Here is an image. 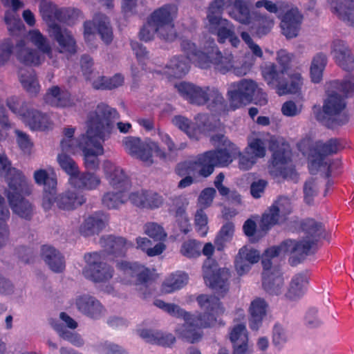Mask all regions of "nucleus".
<instances>
[{
    "instance_id": "obj_18",
    "label": "nucleus",
    "mask_w": 354,
    "mask_h": 354,
    "mask_svg": "<svg viewBox=\"0 0 354 354\" xmlns=\"http://www.w3.org/2000/svg\"><path fill=\"white\" fill-rule=\"evenodd\" d=\"M181 47L187 57L175 56L170 59L165 71V73L170 77L180 78L185 76L189 69V60H193L197 64L194 53H198L199 50H196L195 44L189 40H183Z\"/></svg>"
},
{
    "instance_id": "obj_26",
    "label": "nucleus",
    "mask_w": 354,
    "mask_h": 354,
    "mask_svg": "<svg viewBox=\"0 0 354 354\" xmlns=\"http://www.w3.org/2000/svg\"><path fill=\"white\" fill-rule=\"evenodd\" d=\"M175 87L179 94L192 104L204 105L209 101V87L201 88L185 82L176 84Z\"/></svg>"
},
{
    "instance_id": "obj_5",
    "label": "nucleus",
    "mask_w": 354,
    "mask_h": 354,
    "mask_svg": "<svg viewBox=\"0 0 354 354\" xmlns=\"http://www.w3.org/2000/svg\"><path fill=\"white\" fill-rule=\"evenodd\" d=\"M194 55L200 68H208L213 64L216 70L223 73L232 71L235 75L243 76L246 75L251 68L248 64L239 66L231 53L225 52L223 55L214 39L205 45L203 50L194 53Z\"/></svg>"
},
{
    "instance_id": "obj_59",
    "label": "nucleus",
    "mask_w": 354,
    "mask_h": 354,
    "mask_svg": "<svg viewBox=\"0 0 354 354\" xmlns=\"http://www.w3.org/2000/svg\"><path fill=\"white\" fill-rule=\"evenodd\" d=\"M57 160L60 167L69 176V178L75 176L80 171L75 161L65 153H59Z\"/></svg>"
},
{
    "instance_id": "obj_31",
    "label": "nucleus",
    "mask_w": 354,
    "mask_h": 354,
    "mask_svg": "<svg viewBox=\"0 0 354 354\" xmlns=\"http://www.w3.org/2000/svg\"><path fill=\"white\" fill-rule=\"evenodd\" d=\"M302 228L306 234V239L304 240H292L287 239L286 241H291L299 243V245H308V250L305 255V258L309 254L312 245L318 241L319 239L324 236V229L321 223H319L314 219H306L302 223Z\"/></svg>"
},
{
    "instance_id": "obj_12",
    "label": "nucleus",
    "mask_w": 354,
    "mask_h": 354,
    "mask_svg": "<svg viewBox=\"0 0 354 354\" xmlns=\"http://www.w3.org/2000/svg\"><path fill=\"white\" fill-rule=\"evenodd\" d=\"M115 268L116 280L124 285L135 286L138 290H141L150 279V270L136 262L117 261Z\"/></svg>"
},
{
    "instance_id": "obj_49",
    "label": "nucleus",
    "mask_w": 354,
    "mask_h": 354,
    "mask_svg": "<svg viewBox=\"0 0 354 354\" xmlns=\"http://www.w3.org/2000/svg\"><path fill=\"white\" fill-rule=\"evenodd\" d=\"M332 12L346 25L354 27V12L337 0H328Z\"/></svg>"
},
{
    "instance_id": "obj_1",
    "label": "nucleus",
    "mask_w": 354,
    "mask_h": 354,
    "mask_svg": "<svg viewBox=\"0 0 354 354\" xmlns=\"http://www.w3.org/2000/svg\"><path fill=\"white\" fill-rule=\"evenodd\" d=\"M118 118L115 109L104 104L97 105L92 111L86 122V137L88 142L82 148L84 164L87 169L99 167L98 156L104 153L102 142L107 139L114 130V124Z\"/></svg>"
},
{
    "instance_id": "obj_9",
    "label": "nucleus",
    "mask_w": 354,
    "mask_h": 354,
    "mask_svg": "<svg viewBox=\"0 0 354 354\" xmlns=\"http://www.w3.org/2000/svg\"><path fill=\"white\" fill-rule=\"evenodd\" d=\"M346 107L345 100L329 86L323 105V113H317L316 118L330 128L344 125L348 122Z\"/></svg>"
},
{
    "instance_id": "obj_22",
    "label": "nucleus",
    "mask_w": 354,
    "mask_h": 354,
    "mask_svg": "<svg viewBox=\"0 0 354 354\" xmlns=\"http://www.w3.org/2000/svg\"><path fill=\"white\" fill-rule=\"evenodd\" d=\"M260 259V252L254 248L249 245L241 248L234 259V268L237 274L240 277L247 274Z\"/></svg>"
},
{
    "instance_id": "obj_20",
    "label": "nucleus",
    "mask_w": 354,
    "mask_h": 354,
    "mask_svg": "<svg viewBox=\"0 0 354 354\" xmlns=\"http://www.w3.org/2000/svg\"><path fill=\"white\" fill-rule=\"evenodd\" d=\"M278 17L281 19V34L287 39H292L299 36L302 23V15L297 8L291 5Z\"/></svg>"
},
{
    "instance_id": "obj_17",
    "label": "nucleus",
    "mask_w": 354,
    "mask_h": 354,
    "mask_svg": "<svg viewBox=\"0 0 354 354\" xmlns=\"http://www.w3.org/2000/svg\"><path fill=\"white\" fill-rule=\"evenodd\" d=\"M270 172L275 176L284 178H293L296 175L291 164V151L286 143H281L273 149L272 160Z\"/></svg>"
},
{
    "instance_id": "obj_10",
    "label": "nucleus",
    "mask_w": 354,
    "mask_h": 354,
    "mask_svg": "<svg viewBox=\"0 0 354 354\" xmlns=\"http://www.w3.org/2000/svg\"><path fill=\"white\" fill-rule=\"evenodd\" d=\"M261 73L267 85L276 91L279 95L295 93L301 84V75L295 73L290 75V83L284 78L285 69L279 70L272 62H266L261 66Z\"/></svg>"
},
{
    "instance_id": "obj_19",
    "label": "nucleus",
    "mask_w": 354,
    "mask_h": 354,
    "mask_svg": "<svg viewBox=\"0 0 354 354\" xmlns=\"http://www.w3.org/2000/svg\"><path fill=\"white\" fill-rule=\"evenodd\" d=\"M0 178H4L8 183V190L28 191V181L19 170L12 167L10 161L5 156H0Z\"/></svg>"
},
{
    "instance_id": "obj_38",
    "label": "nucleus",
    "mask_w": 354,
    "mask_h": 354,
    "mask_svg": "<svg viewBox=\"0 0 354 354\" xmlns=\"http://www.w3.org/2000/svg\"><path fill=\"white\" fill-rule=\"evenodd\" d=\"M108 222V217L102 212H95L88 216L80 227V232L84 236L98 234Z\"/></svg>"
},
{
    "instance_id": "obj_37",
    "label": "nucleus",
    "mask_w": 354,
    "mask_h": 354,
    "mask_svg": "<svg viewBox=\"0 0 354 354\" xmlns=\"http://www.w3.org/2000/svg\"><path fill=\"white\" fill-rule=\"evenodd\" d=\"M68 184L73 188L91 191L100 187L101 178L93 172L79 171L75 176L68 178Z\"/></svg>"
},
{
    "instance_id": "obj_41",
    "label": "nucleus",
    "mask_w": 354,
    "mask_h": 354,
    "mask_svg": "<svg viewBox=\"0 0 354 354\" xmlns=\"http://www.w3.org/2000/svg\"><path fill=\"white\" fill-rule=\"evenodd\" d=\"M41 256L52 271L61 272L64 270L65 261L64 257L53 247L43 245Z\"/></svg>"
},
{
    "instance_id": "obj_13",
    "label": "nucleus",
    "mask_w": 354,
    "mask_h": 354,
    "mask_svg": "<svg viewBox=\"0 0 354 354\" xmlns=\"http://www.w3.org/2000/svg\"><path fill=\"white\" fill-rule=\"evenodd\" d=\"M177 12L176 6L168 4L155 10L150 15L149 20L155 27L160 39L168 41H172L176 39L174 19Z\"/></svg>"
},
{
    "instance_id": "obj_21",
    "label": "nucleus",
    "mask_w": 354,
    "mask_h": 354,
    "mask_svg": "<svg viewBox=\"0 0 354 354\" xmlns=\"http://www.w3.org/2000/svg\"><path fill=\"white\" fill-rule=\"evenodd\" d=\"M253 0H227L228 16L240 24L248 26L253 23L254 12L251 9Z\"/></svg>"
},
{
    "instance_id": "obj_29",
    "label": "nucleus",
    "mask_w": 354,
    "mask_h": 354,
    "mask_svg": "<svg viewBox=\"0 0 354 354\" xmlns=\"http://www.w3.org/2000/svg\"><path fill=\"white\" fill-rule=\"evenodd\" d=\"M125 150L132 156L141 160L147 165L153 164L152 151L147 147V140L142 142L136 137H127L122 141Z\"/></svg>"
},
{
    "instance_id": "obj_35",
    "label": "nucleus",
    "mask_w": 354,
    "mask_h": 354,
    "mask_svg": "<svg viewBox=\"0 0 354 354\" xmlns=\"http://www.w3.org/2000/svg\"><path fill=\"white\" fill-rule=\"evenodd\" d=\"M13 52L17 59L26 65L38 66L44 60V56L30 48L25 40H20L16 44Z\"/></svg>"
},
{
    "instance_id": "obj_4",
    "label": "nucleus",
    "mask_w": 354,
    "mask_h": 354,
    "mask_svg": "<svg viewBox=\"0 0 354 354\" xmlns=\"http://www.w3.org/2000/svg\"><path fill=\"white\" fill-rule=\"evenodd\" d=\"M225 8H228L227 0H212L207 8L204 28L216 37L219 44L228 41L232 46L238 48L241 40L236 33L235 25L222 16Z\"/></svg>"
},
{
    "instance_id": "obj_30",
    "label": "nucleus",
    "mask_w": 354,
    "mask_h": 354,
    "mask_svg": "<svg viewBox=\"0 0 354 354\" xmlns=\"http://www.w3.org/2000/svg\"><path fill=\"white\" fill-rule=\"evenodd\" d=\"M50 34L58 43V50L66 55H71L76 53V42L71 32L59 25L51 24Z\"/></svg>"
},
{
    "instance_id": "obj_46",
    "label": "nucleus",
    "mask_w": 354,
    "mask_h": 354,
    "mask_svg": "<svg viewBox=\"0 0 354 354\" xmlns=\"http://www.w3.org/2000/svg\"><path fill=\"white\" fill-rule=\"evenodd\" d=\"M33 178L37 185L44 186V189H56L57 188V178L50 167L35 170L33 173Z\"/></svg>"
},
{
    "instance_id": "obj_14",
    "label": "nucleus",
    "mask_w": 354,
    "mask_h": 354,
    "mask_svg": "<svg viewBox=\"0 0 354 354\" xmlns=\"http://www.w3.org/2000/svg\"><path fill=\"white\" fill-rule=\"evenodd\" d=\"M194 120L195 122H192L185 117L176 115L172 119V122L191 139L196 140H199L202 136L216 131L221 126L220 122L214 121L203 114L196 115Z\"/></svg>"
},
{
    "instance_id": "obj_6",
    "label": "nucleus",
    "mask_w": 354,
    "mask_h": 354,
    "mask_svg": "<svg viewBox=\"0 0 354 354\" xmlns=\"http://www.w3.org/2000/svg\"><path fill=\"white\" fill-rule=\"evenodd\" d=\"M298 149L304 155H308V167L311 174H316L325 165L324 158L341 151L344 146L335 138L326 142H313L310 138H305L297 144Z\"/></svg>"
},
{
    "instance_id": "obj_23",
    "label": "nucleus",
    "mask_w": 354,
    "mask_h": 354,
    "mask_svg": "<svg viewBox=\"0 0 354 354\" xmlns=\"http://www.w3.org/2000/svg\"><path fill=\"white\" fill-rule=\"evenodd\" d=\"M330 53L335 63L343 70L354 69V56L346 41L337 39L330 45Z\"/></svg>"
},
{
    "instance_id": "obj_7",
    "label": "nucleus",
    "mask_w": 354,
    "mask_h": 354,
    "mask_svg": "<svg viewBox=\"0 0 354 354\" xmlns=\"http://www.w3.org/2000/svg\"><path fill=\"white\" fill-rule=\"evenodd\" d=\"M227 95L230 104L234 109L250 104L264 106L268 103L267 94L252 79H242L230 84Z\"/></svg>"
},
{
    "instance_id": "obj_8",
    "label": "nucleus",
    "mask_w": 354,
    "mask_h": 354,
    "mask_svg": "<svg viewBox=\"0 0 354 354\" xmlns=\"http://www.w3.org/2000/svg\"><path fill=\"white\" fill-rule=\"evenodd\" d=\"M6 104L31 130L44 131L51 127L52 124L48 115L35 109L30 102L12 96L7 99Z\"/></svg>"
},
{
    "instance_id": "obj_24",
    "label": "nucleus",
    "mask_w": 354,
    "mask_h": 354,
    "mask_svg": "<svg viewBox=\"0 0 354 354\" xmlns=\"http://www.w3.org/2000/svg\"><path fill=\"white\" fill-rule=\"evenodd\" d=\"M96 30L104 43L109 44L112 41V28L109 19L104 15L97 14L94 17L93 21H87L84 24L85 37L88 39Z\"/></svg>"
},
{
    "instance_id": "obj_32",
    "label": "nucleus",
    "mask_w": 354,
    "mask_h": 354,
    "mask_svg": "<svg viewBox=\"0 0 354 354\" xmlns=\"http://www.w3.org/2000/svg\"><path fill=\"white\" fill-rule=\"evenodd\" d=\"M104 172L110 185L115 190L127 192L130 188L129 180L124 171L110 162L104 163Z\"/></svg>"
},
{
    "instance_id": "obj_55",
    "label": "nucleus",
    "mask_w": 354,
    "mask_h": 354,
    "mask_svg": "<svg viewBox=\"0 0 354 354\" xmlns=\"http://www.w3.org/2000/svg\"><path fill=\"white\" fill-rule=\"evenodd\" d=\"M86 142H88L86 133L82 134L80 139L73 138L70 141H61L60 147L62 152L76 154L80 151H82V148L85 146Z\"/></svg>"
},
{
    "instance_id": "obj_53",
    "label": "nucleus",
    "mask_w": 354,
    "mask_h": 354,
    "mask_svg": "<svg viewBox=\"0 0 354 354\" xmlns=\"http://www.w3.org/2000/svg\"><path fill=\"white\" fill-rule=\"evenodd\" d=\"M285 221L286 219L276 209L275 206L272 205L263 214L261 227L263 232H266L272 226Z\"/></svg>"
},
{
    "instance_id": "obj_39",
    "label": "nucleus",
    "mask_w": 354,
    "mask_h": 354,
    "mask_svg": "<svg viewBox=\"0 0 354 354\" xmlns=\"http://www.w3.org/2000/svg\"><path fill=\"white\" fill-rule=\"evenodd\" d=\"M308 284V278L304 273H297L291 278L285 297L290 301L300 299L306 292Z\"/></svg>"
},
{
    "instance_id": "obj_36",
    "label": "nucleus",
    "mask_w": 354,
    "mask_h": 354,
    "mask_svg": "<svg viewBox=\"0 0 354 354\" xmlns=\"http://www.w3.org/2000/svg\"><path fill=\"white\" fill-rule=\"evenodd\" d=\"M46 104L55 107H70L75 105V102L70 93L57 86L49 88L44 96Z\"/></svg>"
},
{
    "instance_id": "obj_56",
    "label": "nucleus",
    "mask_w": 354,
    "mask_h": 354,
    "mask_svg": "<svg viewBox=\"0 0 354 354\" xmlns=\"http://www.w3.org/2000/svg\"><path fill=\"white\" fill-rule=\"evenodd\" d=\"M257 8H265L269 12L282 15L291 6L286 1L272 2L269 0H259L254 3Z\"/></svg>"
},
{
    "instance_id": "obj_33",
    "label": "nucleus",
    "mask_w": 354,
    "mask_h": 354,
    "mask_svg": "<svg viewBox=\"0 0 354 354\" xmlns=\"http://www.w3.org/2000/svg\"><path fill=\"white\" fill-rule=\"evenodd\" d=\"M189 317H191V318L187 319V317H183L185 323L178 326L176 329V332L180 337L187 342L194 343L198 341L202 336L201 329L205 327L197 324V322L196 321L197 317L196 315L189 313Z\"/></svg>"
},
{
    "instance_id": "obj_58",
    "label": "nucleus",
    "mask_w": 354,
    "mask_h": 354,
    "mask_svg": "<svg viewBox=\"0 0 354 354\" xmlns=\"http://www.w3.org/2000/svg\"><path fill=\"white\" fill-rule=\"evenodd\" d=\"M234 232V225L232 223H227L221 227L214 241L217 250H221L223 249L226 243L232 239Z\"/></svg>"
},
{
    "instance_id": "obj_2",
    "label": "nucleus",
    "mask_w": 354,
    "mask_h": 354,
    "mask_svg": "<svg viewBox=\"0 0 354 354\" xmlns=\"http://www.w3.org/2000/svg\"><path fill=\"white\" fill-rule=\"evenodd\" d=\"M308 245H299V243L284 241L278 246L267 249L262 256V288L270 295H279L282 293L284 280L277 266L273 265L272 259L277 257L290 256L289 261L297 265L305 259Z\"/></svg>"
},
{
    "instance_id": "obj_45",
    "label": "nucleus",
    "mask_w": 354,
    "mask_h": 354,
    "mask_svg": "<svg viewBox=\"0 0 354 354\" xmlns=\"http://www.w3.org/2000/svg\"><path fill=\"white\" fill-rule=\"evenodd\" d=\"M19 80L24 89L30 95L35 96L39 93L40 85L32 70L20 69Z\"/></svg>"
},
{
    "instance_id": "obj_47",
    "label": "nucleus",
    "mask_w": 354,
    "mask_h": 354,
    "mask_svg": "<svg viewBox=\"0 0 354 354\" xmlns=\"http://www.w3.org/2000/svg\"><path fill=\"white\" fill-rule=\"evenodd\" d=\"M61 8H58L51 1L42 0L40 3L39 10L43 19L47 23L49 30L51 24L58 25L55 21L58 19Z\"/></svg>"
},
{
    "instance_id": "obj_3",
    "label": "nucleus",
    "mask_w": 354,
    "mask_h": 354,
    "mask_svg": "<svg viewBox=\"0 0 354 354\" xmlns=\"http://www.w3.org/2000/svg\"><path fill=\"white\" fill-rule=\"evenodd\" d=\"M211 142L217 149L207 151L187 162L189 175L207 178L215 167H225L232 162L231 153L236 152V148L227 138L216 134L211 137Z\"/></svg>"
},
{
    "instance_id": "obj_27",
    "label": "nucleus",
    "mask_w": 354,
    "mask_h": 354,
    "mask_svg": "<svg viewBox=\"0 0 354 354\" xmlns=\"http://www.w3.org/2000/svg\"><path fill=\"white\" fill-rule=\"evenodd\" d=\"M75 305L79 312L92 319H99L104 314V308L94 297L82 294L75 299Z\"/></svg>"
},
{
    "instance_id": "obj_28",
    "label": "nucleus",
    "mask_w": 354,
    "mask_h": 354,
    "mask_svg": "<svg viewBox=\"0 0 354 354\" xmlns=\"http://www.w3.org/2000/svg\"><path fill=\"white\" fill-rule=\"evenodd\" d=\"M156 133L162 144L167 147V149H161L158 143L150 139L147 140V147L160 160L165 161L171 160L174 153L178 149L176 145L174 142L169 135L165 131L158 129L156 131Z\"/></svg>"
},
{
    "instance_id": "obj_16",
    "label": "nucleus",
    "mask_w": 354,
    "mask_h": 354,
    "mask_svg": "<svg viewBox=\"0 0 354 354\" xmlns=\"http://www.w3.org/2000/svg\"><path fill=\"white\" fill-rule=\"evenodd\" d=\"M203 270L206 285L223 297L229 290V269L219 268L215 262L208 260L204 263Z\"/></svg>"
},
{
    "instance_id": "obj_54",
    "label": "nucleus",
    "mask_w": 354,
    "mask_h": 354,
    "mask_svg": "<svg viewBox=\"0 0 354 354\" xmlns=\"http://www.w3.org/2000/svg\"><path fill=\"white\" fill-rule=\"evenodd\" d=\"M52 326L61 338L68 341L73 346L82 347L84 344V341L80 335L66 330L60 324L56 322L52 324Z\"/></svg>"
},
{
    "instance_id": "obj_61",
    "label": "nucleus",
    "mask_w": 354,
    "mask_h": 354,
    "mask_svg": "<svg viewBox=\"0 0 354 354\" xmlns=\"http://www.w3.org/2000/svg\"><path fill=\"white\" fill-rule=\"evenodd\" d=\"M208 217L204 209L198 208L194 214V226L197 232L205 236L208 231Z\"/></svg>"
},
{
    "instance_id": "obj_63",
    "label": "nucleus",
    "mask_w": 354,
    "mask_h": 354,
    "mask_svg": "<svg viewBox=\"0 0 354 354\" xmlns=\"http://www.w3.org/2000/svg\"><path fill=\"white\" fill-rule=\"evenodd\" d=\"M248 154H250L257 160V158H263L266 156V148L265 143L259 138L254 139L245 149Z\"/></svg>"
},
{
    "instance_id": "obj_62",
    "label": "nucleus",
    "mask_w": 354,
    "mask_h": 354,
    "mask_svg": "<svg viewBox=\"0 0 354 354\" xmlns=\"http://www.w3.org/2000/svg\"><path fill=\"white\" fill-rule=\"evenodd\" d=\"M230 339L234 346L248 342L245 326L242 324L235 325L230 333Z\"/></svg>"
},
{
    "instance_id": "obj_42",
    "label": "nucleus",
    "mask_w": 354,
    "mask_h": 354,
    "mask_svg": "<svg viewBox=\"0 0 354 354\" xmlns=\"http://www.w3.org/2000/svg\"><path fill=\"white\" fill-rule=\"evenodd\" d=\"M189 281V276L182 271H176L168 275L163 281L160 291L162 294H170L184 288Z\"/></svg>"
},
{
    "instance_id": "obj_34",
    "label": "nucleus",
    "mask_w": 354,
    "mask_h": 354,
    "mask_svg": "<svg viewBox=\"0 0 354 354\" xmlns=\"http://www.w3.org/2000/svg\"><path fill=\"white\" fill-rule=\"evenodd\" d=\"M268 307V304L263 298L257 297L251 301L249 307V326L252 330H258L261 328Z\"/></svg>"
},
{
    "instance_id": "obj_25",
    "label": "nucleus",
    "mask_w": 354,
    "mask_h": 354,
    "mask_svg": "<svg viewBox=\"0 0 354 354\" xmlns=\"http://www.w3.org/2000/svg\"><path fill=\"white\" fill-rule=\"evenodd\" d=\"M31 184L28 182V191L8 190V199L12 212L24 219H30L32 215L33 208L29 201L25 200L21 196L29 194L31 192Z\"/></svg>"
},
{
    "instance_id": "obj_52",
    "label": "nucleus",
    "mask_w": 354,
    "mask_h": 354,
    "mask_svg": "<svg viewBox=\"0 0 354 354\" xmlns=\"http://www.w3.org/2000/svg\"><path fill=\"white\" fill-rule=\"evenodd\" d=\"M27 38L40 52L51 57L52 48L50 43L48 39L39 30L36 29L30 30L28 34Z\"/></svg>"
},
{
    "instance_id": "obj_51",
    "label": "nucleus",
    "mask_w": 354,
    "mask_h": 354,
    "mask_svg": "<svg viewBox=\"0 0 354 354\" xmlns=\"http://www.w3.org/2000/svg\"><path fill=\"white\" fill-rule=\"evenodd\" d=\"M326 64L327 57L325 54L319 53L313 57L310 68V76L313 82L318 83L321 81Z\"/></svg>"
},
{
    "instance_id": "obj_64",
    "label": "nucleus",
    "mask_w": 354,
    "mask_h": 354,
    "mask_svg": "<svg viewBox=\"0 0 354 354\" xmlns=\"http://www.w3.org/2000/svg\"><path fill=\"white\" fill-rule=\"evenodd\" d=\"M145 233L155 241H163L167 237V233L163 227L156 223H149L145 225Z\"/></svg>"
},
{
    "instance_id": "obj_44",
    "label": "nucleus",
    "mask_w": 354,
    "mask_h": 354,
    "mask_svg": "<svg viewBox=\"0 0 354 354\" xmlns=\"http://www.w3.org/2000/svg\"><path fill=\"white\" fill-rule=\"evenodd\" d=\"M100 245L108 252L115 254H124L132 245L125 239L111 235L102 236L100 239Z\"/></svg>"
},
{
    "instance_id": "obj_15",
    "label": "nucleus",
    "mask_w": 354,
    "mask_h": 354,
    "mask_svg": "<svg viewBox=\"0 0 354 354\" xmlns=\"http://www.w3.org/2000/svg\"><path fill=\"white\" fill-rule=\"evenodd\" d=\"M203 313L196 315L197 324L205 327L214 326L219 317L226 313V308L220 299L214 295L201 294L196 297Z\"/></svg>"
},
{
    "instance_id": "obj_43",
    "label": "nucleus",
    "mask_w": 354,
    "mask_h": 354,
    "mask_svg": "<svg viewBox=\"0 0 354 354\" xmlns=\"http://www.w3.org/2000/svg\"><path fill=\"white\" fill-rule=\"evenodd\" d=\"M84 202L85 198L79 191L68 189L59 195L57 206L62 209L71 210L82 205Z\"/></svg>"
},
{
    "instance_id": "obj_40",
    "label": "nucleus",
    "mask_w": 354,
    "mask_h": 354,
    "mask_svg": "<svg viewBox=\"0 0 354 354\" xmlns=\"http://www.w3.org/2000/svg\"><path fill=\"white\" fill-rule=\"evenodd\" d=\"M136 333L142 339L147 342L156 344L163 346H169L175 342V337L171 334H163L162 333L151 329L138 327Z\"/></svg>"
},
{
    "instance_id": "obj_48",
    "label": "nucleus",
    "mask_w": 354,
    "mask_h": 354,
    "mask_svg": "<svg viewBox=\"0 0 354 354\" xmlns=\"http://www.w3.org/2000/svg\"><path fill=\"white\" fill-rule=\"evenodd\" d=\"M127 201V192L120 190L107 192L102 198V204L109 209H118Z\"/></svg>"
},
{
    "instance_id": "obj_50",
    "label": "nucleus",
    "mask_w": 354,
    "mask_h": 354,
    "mask_svg": "<svg viewBox=\"0 0 354 354\" xmlns=\"http://www.w3.org/2000/svg\"><path fill=\"white\" fill-rule=\"evenodd\" d=\"M253 23H257L256 32L259 37L268 34L274 25V19L266 14L259 11L254 12Z\"/></svg>"
},
{
    "instance_id": "obj_11",
    "label": "nucleus",
    "mask_w": 354,
    "mask_h": 354,
    "mask_svg": "<svg viewBox=\"0 0 354 354\" xmlns=\"http://www.w3.org/2000/svg\"><path fill=\"white\" fill-rule=\"evenodd\" d=\"M84 259L86 265L82 269V274L86 279L95 284H102L113 277L115 270L105 261L102 253L94 252L85 254Z\"/></svg>"
},
{
    "instance_id": "obj_60",
    "label": "nucleus",
    "mask_w": 354,
    "mask_h": 354,
    "mask_svg": "<svg viewBox=\"0 0 354 354\" xmlns=\"http://www.w3.org/2000/svg\"><path fill=\"white\" fill-rule=\"evenodd\" d=\"M201 244L196 240L185 241L180 248V254L187 258H196L201 255Z\"/></svg>"
},
{
    "instance_id": "obj_57",
    "label": "nucleus",
    "mask_w": 354,
    "mask_h": 354,
    "mask_svg": "<svg viewBox=\"0 0 354 354\" xmlns=\"http://www.w3.org/2000/svg\"><path fill=\"white\" fill-rule=\"evenodd\" d=\"M138 248L145 252L149 257H153L160 254L166 248L162 243H157L151 248V241L146 237H138L136 239Z\"/></svg>"
}]
</instances>
